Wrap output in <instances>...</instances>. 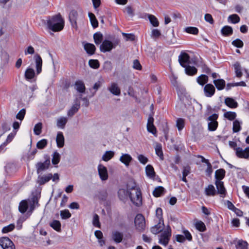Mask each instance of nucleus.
<instances>
[{
	"instance_id": "aec40b11",
	"label": "nucleus",
	"mask_w": 249,
	"mask_h": 249,
	"mask_svg": "<svg viewBox=\"0 0 249 249\" xmlns=\"http://www.w3.org/2000/svg\"><path fill=\"white\" fill-rule=\"evenodd\" d=\"M157 223V222H156ZM158 224L152 227L151 229V232L155 234H157L163 230V222H157Z\"/></svg>"
},
{
	"instance_id": "a18cd8bd",
	"label": "nucleus",
	"mask_w": 249,
	"mask_h": 249,
	"mask_svg": "<svg viewBox=\"0 0 249 249\" xmlns=\"http://www.w3.org/2000/svg\"><path fill=\"white\" fill-rule=\"evenodd\" d=\"M234 68L235 70V72L236 73V76L237 77H241L242 76V72L241 71V67L239 62H236L234 64Z\"/></svg>"
},
{
	"instance_id": "f8f14e48",
	"label": "nucleus",
	"mask_w": 249,
	"mask_h": 249,
	"mask_svg": "<svg viewBox=\"0 0 249 249\" xmlns=\"http://www.w3.org/2000/svg\"><path fill=\"white\" fill-rule=\"evenodd\" d=\"M154 118L152 116H149L147 121V131L155 136H156L157 130L154 124Z\"/></svg>"
},
{
	"instance_id": "473e14b6",
	"label": "nucleus",
	"mask_w": 249,
	"mask_h": 249,
	"mask_svg": "<svg viewBox=\"0 0 249 249\" xmlns=\"http://www.w3.org/2000/svg\"><path fill=\"white\" fill-rule=\"evenodd\" d=\"M165 193V189L162 186H158L154 190L153 195L155 197H159L163 195Z\"/></svg>"
},
{
	"instance_id": "bb28decb",
	"label": "nucleus",
	"mask_w": 249,
	"mask_h": 249,
	"mask_svg": "<svg viewBox=\"0 0 249 249\" xmlns=\"http://www.w3.org/2000/svg\"><path fill=\"white\" fill-rule=\"evenodd\" d=\"M225 104L230 108H234L238 107V103L233 99L227 97L225 100Z\"/></svg>"
},
{
	"instance_id": "8fccbe9b",
	"label": "nucleus",
	"mask_w": 249,
	"mask_h": 249,
	"mask_svg": "<svg viewBox=\"0 0 249 249\" xmlns=\"http://www.w3.org/2000/svg\"><path fill=\"white\" fill-rule=\"evenodd\" d=\"M60 160V154L56 151L54 152L52 158V163L53 165L57 164Z\"/></svg>"
},
{
	"instance_id": "2eb2a0df",
	"label": "nucleus",
	"mask_w": 249,
	"mask_h": 249,
	"mask_svg": "<svg viewBox=\"0 0 249 249\" xmlns=\"http://www.w3.org/2000/svg\"><path fill=\"white\" fill-rule=\"evenodd\" d=\"M215 184L217 189V193L221 195V197H224L226 194V189L224 186L223 182L220 180H216Z\"/></svg>"
},
{
	"instance_id": "39448f33",
	"label": "nucleus",
	"mask_w": 249,
	"mask_h": 249,
	"mask_svg": "<svg viewBox=\"0 0 249 249\" xmlns=\"http://www.w3.org/2000/svg\"><path fill=\"white\" fill-rule=\"evenodd\" d=\"M0 246L3 249H16L13 242L6 237L0 238Z\"/></svg>"
},
{
	"instance_id": "864d4df0",
	"label": "nucleus",
	"mask_w": 249,
	"mask_h": 249,
	"mask_svg": "<svg viewBox=\"0 0 249 249\" xmlns=\"http://www.w3.org/2000/svg\"><path fill=\"white\" fill-rule=\"evenodd\" d=\"M184 30L187 33L195 35L198 33V29L195 27H187L185 28Z\"/></svg>"
},
{
	"instance_id": "6e6d98bb",
	"label": "nucleus",
	"mask_w": 249,
	"mask_h": 249,
	"mask_svg": "<svg viewBox=\"0 0 249 249\" xmlns=\"http://www.w3.org/2000/svg\"><path fill=\"white\" fill-rule=\"evenodd\" d=\"M148 18L150 20V23L154 27H157L159 26V23L157 18L154 15H149L148 16Z\"/></svg>"
},
{
	"instance_id": "5701e85b",
	"label": "nucleus",
	"mask_w": 249,
	"mask_h": 249,
	"mask_svg": "<svg viewBox=\"0 0 249 249\" xmlns=\"http://www.w3.org/2000/svg\"><path fill=\"white\" fill-rule=\"evenodd\" d=\"M56 142L57 143V146L59 148H62V147L64 146V137L62 132L59 131L57 133L56 138Z\"/></svg>"
},
{
	"instance_id": "774afa93",
	"label": "nucleus",
	"mask_w": 249,
	"mask_h": 249,
	"mask_svg": "<svg viewBox=\"0 0 249 249\" xmlns=\"http://www.w3.org/2000/svg\"><path fill=\"white\" fill-rule=\"evenodd\" d=\"M138 160L142 164H145L148 162V159L143 155H139Z\"/></svg>"
},
{
	"instance_id": "7ed1b4c3",
	"label": "nucleus",
	"mask_w": 249,
	"mask_h": 249,
	"mask_svg": "<svg viewBox=\"0 0 249 249\" xmlns=\"http://www.w3.org/2000/svg\"><path fill=\"white\" fill-rule=\"evenodd\" d=\"M171 236V230L168 227L160 236L159 243L166 246L168 245Z\"/></svg>"
},
{
	"instance_id": "393cba45",
	"label": "nucleus",
	"mask_w": 249,
	"mask_h": 249,
	"mask_svg": "<svg viewBox=\"0 0 249 249\" xmlns=\"http://www.w3.org/2000/svg\"><path fill=\"white\" fill-rule=\"evenodd\" d=\"M68 122V119L66 117H61L56 120V125L58 128L64 129Z\"/></svg>"
},
{
	"instance_id": "0eeeda50",
	"label": "nucleus",
	"mask_w": 249,
	"mask_h": 249,
	"mask_svg": "<svg viewBox=\"0 0 249 249\" xmlns=\"http://www.w3.org/2000/svg\"><path fill=\"white\" fill-rule=\"evenodd\" d=\"M45 160L43 162H39L36 164L37 173L47 169L50 165V158L48 155L45 156Z\"/></svg>"
},
{
	"instance_id": "a878e982",
	"label": "nucleus",
	"mask_w": 249,
	"mask_h": 249,
	"mask_svg": "<svg viewBox=\"0 0 249 249\" xmlns=\"http://www.w3.org/2000/svg\"><path fill=\"white\" fill-rule=\"evenodd\" d=\"M75 89L80 93H84L85 91V86L84 82L81 80H77L75 82Z\"/></svg>"
},
{
	"instance_id": "423d86ee",
	"label": "nucleus",
	"mask_w": 249,
	"mask_h": 249,
	"mask_svg": "<svg viewBox=\"0 0 249 249\" xmlns=\"http://www.w3.org/2000/svg\"><path fill=\"white\" fill-rule=\"evenodd\" d=\"M218 115L217 114H213L208 118L209 121L208 123L209 130L210 131H214L216 129L218 126V122L216 121L218 118Z\"/></svg>"
},
{
	"instance_id": "e2e57ef3",
	"label": "nucleus",
	"mask_w": 249,
	"mask_h": 249,
	"mask_svg": "<svg viewBox=\"0 0 249 249\" xmlns=\"http://www.w3.org/2000/svg\"><path fill=\"white\" fill-rule=\"evenodd\" d=\"M60 216L62 219H66L71 216V213L69 210H65L60 212Z\"/></svg>"
},
{
	"instance_id": "412c9836",
	"label": "nucleus",
	"mask_w": 249,
	"mask_h": 249,
	"mask_svg": "<svg viewBox=\"0 0 249 249\" xmlns=\"http://www.w3.org/2000/svg\"><path fill=\"white\" fill-rule=\"evenodd\" d=\"M36 61V69L37 74H39L42 71V60L41 57L38 54H36L35 56Z\"/></svg>"
},
{
	"instance_id": "3c124183",
	"label": "nucleus",
	"mask_w": 249,
	"mask_h": 249,
	"mask_svg": "<svg viewBox=\"0 0 249 249\" xmlns=\"http://www.w3.org/2000/svg\"><path fill=\"white\" fill-rule=\"evenodd\" d=\"M92 224L95 227L98 228H101V224L99 221V216L96 213L93 215L92 219Z\"/></svg>"
},
{
	"instance_id": "bf43d9fd",
	"label": "nucleus",
	"mask_w": 249,
	"mask_h": 249,
	"mask_svg": "<svg viewBox=\"0 0 249 249\" xmlns=\"http://www.w3.org/2000/svg\"><path fill=\"white\" fill-rule=\"evenodd\" d=\"M240 123L238 120H235L233 122L232 130L233 132H238L241 130Z\"/></svg>"
},
{
	"instance_id": "cd10ccee",
	"label": "nucleus",
	"mask_w": 249,
	"mask_h": 249,
	"mask_svg": "<svg viewBox=\"0 0 249 249\" xmlns=\"http://www.w3.org/2000/svg\"><path fill=\"white\" fill-rule=\"evenodd\" d=\"M28 207V201L27 200H23L19 203L18 210L21 213H24L27 211Z\"/></svg>"
},
{
	"instance_id": "72a5a7b5",
	"label": "nucleus",
	"mask_w": 249,
	"mask_h": 249,
	"mask_svg": "<svg viewBox=\"0 0 249 249\" xmlns=\"http://www.w3.org/2000/svg\"><path fill=\"white\" fill-rule=\"evenodd\" d=\"M222 34L224 36H229L233 33L232 28L229 26L223 27L221 30Z\"/></svg>"
},
{
	"instance_id": "c756f323",
	"label": "nucleus",
	"mask_w": 249,
	"mask_h": 249,
	"mask_svg": "<svg viewBox=\"0 0 249 249\" xmlns=\"http://www.w3.org/2000/svg\"><path fill=\"white\" fill-rule=\"evenodd\" d=\"M213 83L216 89L219 90L224 89L225 87V81L222 79L214 80Z\"/></svg>"
},
{
	"instance_id": "052dcab7",
	"label": "nucleus",
	"mask_w": 249,
	"mask_h": 249,
	"mask_svg": "<svg viewBox=\"0 0 249 249\" xmlns=\"http://www.w3.org/2000/svg\"><path fill=\"white\" fill-rule=\"evenodd\" d=\"M155 151L156 154L160 158L161 160H163V155L160 144H158L156 146L155 148Z\"/></svg>"
},
{
	"instance_id": "20e7f679",
	"label": "nucleus",
	"mask_w": 249,
	"mask_h": 249,
	"mask_svg": "<svg viewBox=\"0 0 249 249\" xmlns=\"http://www.w3.org/2000/svg\"><path fill=\"white\" fill-rule=\"evenodd\" d=\"M135 225L136 229L140 231H142L145 227V221L144 216L141 214H138L135 218Z\"/></svg>"
},
{
	"instance_id": "13d9d810",
	"label": "nucleus",
	"mask_w": 249,
	"mask_h": 249,
	"mask_svg": "<svg viewBox=\"0 0 249 249\" xmlns=\"http://www.w3.org/2000/svg\"><path fill=\"white\" fill-rule=\"evenodd\" d=\"M89 66L93 69H98L99 66V63L98 60L96 59H90L89 61Z\"/></svg>"
},
{
	"instance_id": "f704fd0d",
	"label": "nucleus",
	"mask_w": 249,
	"mask_h": 249,
	"mask_svg": "<svg viewBox=\"0 0 249 249\" xmlns=\"http://www.w3.org/2000/svg\"><path fill=\"white\" fill-rule=\"evenodd\" d=\"M185 120L183 118H178L176 120V126L179 131H181L185 126Z\"/></svg>"
},
{
	"instance_id": "2f4dec72",
	"label": "nucleus",
	"mask_w": 249,
	"mask_h": 249,
	"mask_svg": "<svg viewBox=\"0 0 249 249\" xmlns=\"http://www.w3.org/2000/svg\"><path fill=\"white\" fill-rule=\"evenodd\" d=\"M205 193L207 196H214L216 193V190L213 185H209L205 189Z\"/></svg>"
},
{
	"instance_id": "58836bf2",
	"label": "nucleus",
	"mask_w": 249,
	"mask_h": 249,
	"mask_svg": "<svg viewBox=\"0 0 249 249\" xmlns=\"http://www.w3.org/2000/svg\"><path fill=\"white\" fill-rule=\"evenodd\" d=\"M35 75V71L32 68H28L25 72V77L27 80H30L33 79Z\"/></svg>"
},
{
	"instance_id": "37998d69",
	"label": "nucleus",
	"mask_w": 249,
	"mask_h": 249,
	"mask_svg": "<svg viewBox=\"0 0 249 249\" xmlns=\"http://www.w3.org/2000/svg\"><path fill=\"white\" fill-rule=\"evenodd\" d=\"M208 81V77L204 74H202L197 78V83L202 86H203Z\"/></svg>"
},
{
	"instance_id": "4c0bfd02",
	"label": "nucleus",
	"mask_w": 249,
	"mask_h": 249,
	"mask_svg": "<svg viewBox=\"0 0 249 249\" xmlns=\"http://www.w3.org/2000/svg\"><path fill=\"white\" fill-rule=\"evenodd\" d=\"M156 222H163L162 218V210L161 208H158L156 211V218L154 219Z\"/></svg>"
},
{
	"instance_id": "6e6552de",
	"label": "nucleus",
	"mask_w": 249,
	"mask_h": 249,
	"mask_svg": "<svg viewBox=\"0 0 249 249\" xmlns=\"http://www.w3.org/2000/svg\"><path fill=\"white\" fill-rule=\"evenodd\" d=\"M236 155L239 158L248 159L249 158V147L243 149L241 147H237L235 149Z\"/></svg>"
},
{
	"instance_id": "4d7b16f0",
	"label": "nucleus",
	"mask_w": 249,
	"mask_h": 249,
	"mask_svg": "<svg viewBox=\"0 0 249 249\" xmlns=\"http://www.w3.org/2000/svg\"><path fill=\"white\" fill-rule=\"evenodd\" d=\"M42 127V124L41 123H38L36 124L34 128V133L36 135H39L41 133V130Z\"/></svg>"
},
{
	"instance_id": "9b49d317",
	"label": "nucleus",
	"mask_w": 249,
	"mask_h": 249,
	"mask_svg": "<svg viewBox=\"0 0 249 249\" xmlns=\"http://www.w3.org/2000/svg\"><path fill=\"white\" fill-rule=\"evenodd\" d=\"M98 173L102 180H106L108 178L107 168L103 165L99 164L98 167Z\"/></svg>"
},
{
	"instance_id": "a211bd4d",
	"label": "nucleus",
	"mask_w": 249,
	"mask_h": 249,
	"mask_svg": "<svg viewBox=\"0 0 249 249\" xmlns=\"http://www.w3.org/2000/svg\"><path fill=\"white\" fill-rule=\"evenodd\" d=\"M108 90L113 95H120L121 94V89L117 84L115 83H112L110 86L108 87Z\"/></svg>"
},
{
	"instance_id": "5fc2aeb1",
	"label": "nucleus",
	"mask_w": 249,
	"mask_h": 249,
	"mask_svg": "<svg viewBox=\"0 0 249 249\" xmlns=\"http://www.w3.org/2000/svg\"><path fill=\"white\" fill-rule=\"evenodd\" d=\"M240 19V17L236 14L231 15L228 17V20L234 24L238 23Z\"/></svg>"
},
{
	"instance_id": "e433bc0d",
	"label": "nucleus",
	"mask_w": 249,
	"mask_h": 249,
	"mask_svg": "<svg viewBox=\"0 0 249 249\" xmlns=\"http://www.w3.org/2000/svg\"><path fill=\"white\" fill-rule=\"evenodd\" d=\"M80 108V104L76 103L74 104L71 109L68 112V115L69 116H72L76 112L78 111Z\"/></svg>"
},
{
	"instance_id": "dca6fc26",
	"label": "nucleus",
	"mask_w": 249,
	"mask_h": 249,
	"mask_svg": "<svg viewBox=\"0 0 249 249\" xmlns=\"http://www.w3.org/2000/svg\"><path fill=\"white\" fill-rule=\"evenodd\" d=\"M123 233L117 231H112L111 234L112 239L116 243H121L123 240Z\"/></svg>"
},
{
	"instance_id": "c85d7f7f",
	"label": "nucleus",
	"mask_w": 249,
	"mask_h": 249,
	"mask_svg": "<svg viewBox=\"0 0 249 249\" xmlns=\"http://www.w3.org/2000/svg\"><path fill=\"white\" fill-rule=\"evenodd\" d=\"M84 49L89 55H92L94 53L96 48L93 44L87 43L84 45Z\"/></svg>"
},
{
	"instance_id": "1a4fd4ad",
	"label": "nucleus",
	"mask_w": 249,
	"mask_h": 249,
	"mask_svg": "<svg viewBox=\"0 0 249 249\" xmlns=\"http://www.w3.org/2000/svg\"><path fill=\"white\" fill-rule=\"evenodd\" d=\"M113 48H115V46L112 42L109 40H105L101 45L100 49L102 52L105 53L110 52Z\"/></svg>"
},
{
	"instance_id": "338daca9",
	"label": "nucleus",
	"mask_w": 249,
	"mask_h": 249,
	"mask_svg": "<svg viewBox=\"0 0 249 249\" xmlns=\"http://www.w3.org/2000/svg\"><path fill=\"white\" fill-rule=\"evenodd\" d=\"M25 113L26 110L25 109H21L16 115L17 119L22 121L24 119Z\"/></svg>"
},
{
	"instance_id": "f03ea898",
	"label": "nucleus",
	"mask_w": 249,
	"mask_h": 249,
	"mask_svg": "<svg viewBox=\"0 0 249 249\" xmlns=\"http://www.w3.org/2000/svg\"><path fill=\"white\" fill-rule=\"evenodd\" d=\"M129 197L131 202L136 206H139L142 203V193L140 188L136 185L129 187Z\"/></svg>"
},
{
	"instance_id": "9d476101",
	"label": "nucleus",
	"mask_w": 249,
	"mask_h": 249,
	"mask_svg": "<svg viewBox=\"0 0 249 249\" xmlns=\"http://www.w3.org/2000/svg\"><path fill=\"white\" fill-rule=\"evenodd\" d=\"M28 202V206L29 207V212L32 213L35 209L36 207L38 206V200L36 196H34L31 198L27 200Z\"/></svg>"
},
{
	"instance_id": "c03bdc74",
	"label": "nucleus",
	"mask_w": 249,
	"mask_h": 249,
	"mask_svg": "<svg viewBox=\"0 0 249 249\" xmlns=\"http://www.w3.org/2000/svg\"><path fill=\"white\" fill-rule=\"evenodd\" d=\"M94 42L96 45L100 44L103 39V35L100 33H96L93 35Z\"/></svg>"
},
{
	"instance_id": "09e8293b",
	"label": "nucleus",
	"mask_w": 249,
	"mask_h": 249,
	"mask_svg": "<svg viewBox=\"0 0 249 249\" xmlns=\"http://www.w3.org/2000/svg\"><path fill=\"white\" fill-rule=\"evenodd\" d=\"M52 178V174H50L48 175L41 177L39 179V182L40 184H44L48 182Z\"/></svg>"
},
{
	"instance_id": "f3484780",
	"label": "nucleus",
	"mask_w": 249,
	"mask_h": 249,
	"mask_svg": "<svg viewBox=\"0 0 249 249\" xmlns=\"http://www.w3.org/2000/svg\"><path fill=\"white\" fill-rule=\"evenodd\" d=\"M78 17L77 12L75 10H72L69 15L70 20L71 22L72 26L75 28H77V18Z\"/></svg>"
},
{
	"instance_id": "0e129e2a",
	"label": "nucleus",
	"mask_w": 249,
	"mask_h": 249,
	"mask_svg": "<svg viewBox=\"0 0 249 249\" xmlns=\"http://www.w3.org/2000/svg\"><path fill=\"white\" fill-rule=\"evenodd\" d=\"M231 43L234 46L239 48H242L244 45L243 42L238 38L232 41Z\"/></svg>"
},
{
	"instance_id": "f257e3e1",
	"label": "nucleus",
	"mask_w": 249,
	"mask_h": 249,
	"mask_svg": "<svg viewBox=\"0 0 249 249\" xmlns=\"http://www.w3.org/2000/svg\"><path fill=\"white\" fill-rule=\"evenodd\" d=\"M48 28L53 32H59L64 28V21L60 14L57 15L47 20Z\"/></svg>"
},
{
	"instance_id": "7c9ffc66",
	"label": "nucleus",
	"mask_w": 249,
	"mask_h": 249,
	"mask_svg": "<svg viewBox=\"0 0 249 249\" xmlns=\"http://www.w3.org/2000/svg\"><path fill=\"white\" fill-rule=\"evenodd\" d=\"M184 68L185 73L188 75L192 76L196 74L197 73V70L194 66L187 65Z\"/></svg>"
},
{
	"instance_id": "680f3d73",
	"label": "nucleus",
	"mask_w": 249,
	"mask_h": 249,
	"mask_svg": "<svg viewBox=\"0 0 249 249\" xmlns=\"http://www.w3.org/2000/svg\"><path fill=\"white\" fill-rule=\"evenodd\" d=\"M47 140L42 139L37 142L36 147L40 149H43L47 145Z\"/></svg>"
},
{
	"instance_id": "ddd939ff",
	"label": "nucleus",
	"mask_w": 249,
	"mask_h": 249,
	"mask_svg": "<svg viewBox=\"0 0 249 249\" xmlns=\"http://www.w3.org/2000/svg\"><path fill=\"white\" fill-rule=\"evenodd\" d=\"M190 56L187 53H183L178 57V61L180 64L183 67L189 65Z\"/></svg>"
},
{
	"instance_id": "69168bd1",
	"label": "nucleus",
	"mask_w": 249,
	"mask_h": 249,
	"mask_svg": "<svg viewBox=\"0 0 249 249\" xmlns=\"http://www.w3.org/2000/svg\"><path fill=\"white\" fill-rule=\"evenodd\" d=\"M15 228L14 224H10L3 228L2 231L3 233H7L13 231Z\"/></svg>"
},
{
	"instance_id": "c9c22d12",
	"label": "nucleus",
	"mask_w": 249,
	"mask_h": 249,
	"mask_svg": "<svg viewBox=\"0 0 249 249\" xmlns=\"http://www.w3.org/2000/svg\"><path fill=\"white\" fill-rule=\"evenodd\" d=\"M225 171L223 169L217 170L215 173V177L216 180H222L225 177Z\"/></svg>"
},
{
	"instance_id": "b1692460",
	"label": "nucleus",
	"mask_w": 249,
	"mask_h": 249,
	"mask_svg": "<svg viewBox=\"0 0 249 249\" xmlns=\"http://www.w3.org/2000/svg\"><path fill=\"white\" fill-rule=\"evenodd\" d=\"M129 187H127V190L124 189H121L118 191V196L119 198L123 201H124L129 197L128 189Z\"/></svg>"
},
{
	"instance_id": "a19ab883",
	"label": "nucleus",
	"mask_w": 249,
	"mask_h": 249,
	"mask_svg": "<svg viewBox=\"0 0 249 249\" xmlns=\"http://www.w3.org/2000/svg\"><path fill=\"white\" fill-rule=\"evenodd\" d=\"M224 117L230 121L234 120L236 117V113L232 111H226L224 113Z\"/></svg>"
},
{
	"instance_id": "4be33fe9",
	"label": "nucleus",
	"mask_w": 249,
	"mask_h": 249,
	"mask_svg": "<svg viewBox=\"0 0 249 249\" xmlns=\"http://www.w3.org/2000/svg\"><path fill=\"white\" fill-rule=\"evenodd\" d=\"M145 173L146 176L151 179H154L156 176L154 168L150 164L147 165L145 167Z\"/></svg>"
},
{
	"instance_id": "49530a36",
	"label": "nucleus",
	"mask_w": 249,
	"mask_h": 249,
	"mask_svg": "<svg viewBox=\"0 0 249 249\" xmlns=\"http://www.w3.org/2000/svg\"><path fill=\"white\" fill-rule=\"evenodd\" d=\"M50 226L57 231L61 230V223L58 220H53L50 224Z\"/></svg>"
},
{
	"instance_id": "ea45409f",
	"label": "nucleus",
	"mask_w": 249,
	"mask_h": 249,
	"mask_svg": "<svg viewBox=\"0 0 249 249\" xmlns=\"http://www.w3.org/2000/svg\"><path fill=\"white\" fill-rule=\"evenodd\" d=\"M89 17L92 27L96 28L98 26V21L95 15L92 13H89Z\"/></svg>"
},
{
	"instance_id": "6ab92c4d",
	"label": "nucleus",
	"mask_w": 249,
	"mask_h": 249,
	"mask_svg": "<svg viewBox=\"0 0 249 249\" xmlns=\"http://www.w3.org/2000/svg\"><path fill=\"white\" fill-rule=\"evenodd\" d=\"M132 160V157L128 154H123L120 158V161L126 166H128Z\"/></svg>"
},
{
	"instance_id": "603ef678",
	"label": "nucleus",
	"mask_w": 249,
	"mask_h": 249,
	"mask_svg": "<svg viewBox=\"0 0 249 249\" xmlns=\"http://www.w3.org/2000/svg\"><path fill=\"white\" fill-rule=\"evenodd\" d=\"M236 249H247L248 243L245 241L239 240L236 244Z\"/></svg>"
},
{
	"instance_id": "de8ad7c7",
	"label": "nucleus",
	"mask_w": 249,
	"mask_h": 249,
	"mask_svg": "<svg viewBox=\"0 0 249 249\" xmlns=\"http://www.w3.org/2000/svg\"><path fill=\"white\" fill-rule=\"evenodd\" d=\"M195 226L197 230L201 232L204 231L206 230L205 224L201 221L196 222Z\"/></svg>"
},
{
	"instance_id": "4468645a",
	"label": "nucleus",
	"mask_w": 249,
	"mask_h": 249,
	"mask_svg": "<svg viewBox=\"0 0 249 249\" xmlns=\"http://www.w3.org/2000/svg\"><path fill=\"white\" fill-rule=\"evenodd\" d=\"M215 91V88L211 84H206L204 88V94L207 97H212L213 95H214Z\"/></svg>"
},
{
	"instance_id": "79ce46f5",
	"label": "nucleus",
	"mask_w": 249,
	"mask_h": 249,
	"mask_svg": "<svg viewBox=\"0 0 249 249\" xmlns=\"http://www.w3.org/2000/svg\"><path fill=\"white\" fill-rule=\"evenodd\" d=\"M114 155V152L112 151H107L102 156V160L104 161H107L111 159Z\"/></svg>"
}]
</instances>
